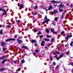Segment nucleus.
<instances>
[{
	"instance_id": "f257e3e1",
	"label": "nucleus",
	"mask_w": 73,
	"mask_h": 73,
	"mask_svg": "<svg viewBox=\"0 0 73 73\" xmlns=\"http://www.w3.org/2000/svg\"><path fill=\"white\" fill-rule=\"evenodd\" d=\"M64 54H62L59 56L58 58V57L56 58L55 59L56 60H57V61H58V60L60 59L61 58H62V57H63V56H64Z\"/></svg>"
},
{
	"instance_id": "f03ea898",
	"label": "nucleus",
	"mask_w": 73,
	"mask_h": 73,
	"mask_svg": "<svg viewBox=\"0 0 73 73\" xmlns=\"http://www.w3.org/2000/svg\"><path fill=\"white\" fill-rule=\"evenodd\" d=\"M50 2H51L52 3H56V4H58V3H61V1H59L58 2H57V1H56L54 0H52L50 1Z\"/></svg>"
},
{
	"instance_id": "7ed1b4c3",
	"label": "nucleus",
	"mask_w": 73,
	"mask_h": 73,
	"mask_svg": "<svg viewBox=\"0 0 73 73\" xmlns=\"http://www.w3.org/2000/svg\"><path fill=\"white\" fill-rule=\"evenodd\" d=\"M52 8V5H50L48 9H45V10L46 12H47V11H49H49H50Z\"/></svg>"
},
{
	"instance_id": "20e7f679",
	"label": "nucleus",
	"mask_w": 73,
	"mask_h": 73,
	"mask_svg": "<svg viewBox=\"0 0 73 73\" xmlns=\"http://www.w3.org/2000/svg\"><path fill=\"white\" fill-rule=\"evenodd\" d=\"M72 37V35H68L67 37L66 38V40H69V38H70V37Z\"/></svg>"
},
{
	"instance_id": "39448f33",
	"label": "nucleus",
	"mask_w": 73,
	"mask_h": 73,
	"mask_svg": "<svg viewBox=\"0 0 73 73\" xmlns=\"http://www.w3.org/2000/svg\"><path fill=\"white\" fill-rule=\"evenodd\" d=\"M31 42L32 43H36L37 42V41L36 40H31Z\"/></svg>"
},
{
	"instance_id": "423d86ee",
	"label": "nucleus",
	"mask_w": 73,
	"mask_h": 73,
	"mask_svg": "<svg viewBox=\"0 0 73 73\" xmlns=\"http://www.w3.org/2000/svg\"><path fill=\"white\" fill-rule=\"evenodd\" d=\"M18 5L19 6V7L20 6V7L22 8H24V6H23V5H22V4H21L20 5V4H18Z\"/></svg>"
},
{
	"instance_id": "0eeeda50",
	"label": "nucleus",
	"mask_w": 73,
	"mask_h": 73,
	"mask_svg": "<svg viewBox=\"0 0 73 73\" xmlns=\"http://www.w3.org/2000/svg\"><path fill=\"white\" fill-rule=\"evenodd\" d=\"M22 48H24L25 49H27V50H28V48H27V46H23L22 47Z\"/></svg>"
},
{
	"instance_id": "6e6552de",
	"label": "nucleus",
	"mask_w": 73,
	"mask_h": 73,
	"mask_svg": "<svg viewBox=\"0 0 73 73\" xmlns=\"http://www.w3.org/2000/svg\"><path fill=\"white\" fill-rule=\"evenodd\" d=\"M64 16H65V13H63L62 15L61 19H63V18H64Z\"/></svg>"
},
{
	"instance_id": "1a4fd4ad",
	"label": "nucleus",
	"mask_w": 73,
	"mask_h": 73,
	"mask_svg": "<svg viewBox=\"0 0 73 73\" xmlns=\"http://www.w3.org/2000/svg\"><path fill=\"white\" fill-rule=\"evenodd\" d=\"M59 8H62V7H64V5L62 4L61 5H60L59 6Z\"/></svg>"
},
{
	"instance_id": "9d476101",
	"label": "nucleus",
	"mask_w": 73,
	"mask_h": 73,
	"mask_svg": "<svg viewBox=\"0 0 73 73\" xmlns=\"http://www.w3.org/2000/svg\"><path fill=\"white\" fill-rule=\"evenodd\" d=\"M17 40L19 44H21V43L22 42V40H20L19 39H17Z\"/></svg>"
},
{
	"instance_id": "9b49d317",
	"label": "nucleus",
	"mask_w": 73,
	"mask_h": 73,
	"mask_svg": "<svg viewBox=\"0 0 73 73\" xmlns=\"http://www.w3.org/2000/svg\"><path fill=\"white\" fill-rule=\"evenodd\" d=\"M15 41V38H11L9 39V41Z\"/></svg>"
},
{
	"instance_id": "f8f14e48",
	"label": "nucleus",
	"mask_w": 73,
	"mask_h": 73,
	"mask_svg": "<svg viewBox=\"0 0 73 73\" xmlns=\"http://www.w3.org/2000/svg\"><path fill=\"white\" fill-rule=\"evenodd\" d=\"M46 37H47V38H51L52 37V36H51L47 35H46Z\"/></svg>"
},
{
	"instance_id": "ddd939ff",
	"label": "nucleus",
	"mask_w": 73,
	"mask_h": 73,
	"mask_svg": "<svg viewBox=\"0 0 73 73\" xmlns=\"http://www.w3.org/2000/svg\"><path fill=\"white\" fill-rule=\"evenodd\" d=\"M7 61V59H5L4 60H3L2 62V64H4V62H5V61Z\"/></svg>"
},
{
	"instance_id": "4468645a",
	"label": "nucleus",
	"mask_w": 73,
	"mask_h": 73,
	"mask_svg": "<svg viewBox=\"0 0 73 73\" xmlns=\"http://www.w3.org/2000/svg\"><path fill=\"white\" fill-rule=\"evenodd\" d=\"M7 61V59H5L4 60H3L2 62V64H4V62H5V61Z\"/></svg>"
},
{
	"instance_id": "2eb2a0df",
	"label": "nucleus",
	"mask_w": 73,
	"mask_h": 73,
	"mask_svg": "<svg viewBox=\"0 0 73 73\" xmlns=\"http://www.w3.org/2000/svg\"><path fill=\"white\" fill-rule=\"evenodd\" d=\"M5 56H3V57L0 58V60H3L4 58H5Z\"/></svg>"
},
{
	"instance_id": "dca6fc26",
	"label": "nucleus",
	"mask_w": 73,
	"mask_h": 73,
	"mask_svg": "<svg viewBox=\"0 0 73 73\" xmlns=\"http://www.w3.org/2000/svg\"><path fill=\"white\" fill-rule=\"evenodd\" d=\"M16 21L17 23H21V22L20 20H19L17 21V20H16Z\"/></svg>"
},
{
	"instance_id": "f3484780",
	"label": "nucleus",
	"mask_w": 73,
	"mask_h": 73,
	"mask_svg": "<svg viewBox=\"0 0 73 73\" xmlns=\"http://www.w3.org/2000/svg\"><path fill=\"white\" fill-rule=\"evenodd\" d=\"M44 40L45 41H50V40L48 39H47L46 38H45L44 39Z\"/></svg>"
},
{
	"instance_id": "a211bd4d",
	"label": "nucleus",
	"mask_w": 73,
	"mask_h": 73,
	"mask_svg": "<svg viewBox=\"0 0 73 73\" xmlns=\"http://www.w3.org/2000/svg\"><path fill=\"white\" fill-rule=\"evenodd\" d=\"M5 10L4 9H2L1 8H0V11H2L3 12H4Z\"/></svg>"
},
{
	"instance_id": "6ab92c4d",
	"label": "nucleus",
	"mask_w": 73,
	"mask_h": 73,
	"mask_svg": "<svg viewBox=\"0 0 73 73\" xmlns=\"http://www.w3.org/2000/svg\"><path fill=\"white\" fill-rule=\"evenodd\" d=\"M57 20H58V18H57V17H55L54 19V21H57Z\"/></svg>"
},
{
	"instance_id": "aec40b11",
	"label": "nucleus",
	"mask_w": 73,
	"mask_h": 73,
	"mask_svg": "<svg viewBox=\"0 0 73 73\" xmlns=\"http://www.w3.org/2000/svg\"><path fill=\"white\" fill-rule=\"evenodd\" d=\"M44 37V35H40L39 36V37L40 38H42V37Z\"/></svg>"
},
{
	"instance_id": "412c9836",
	"label": "nucleus",
	"mask_w": 73,
	"mask_h": 73,
	"mask_svg": "<svg viewBox=\"0 0 73 73\" xmlns=\"http://www.w3.org/2000/svg\"><path fill=\"white\" fill-rule=\"evenodd\" d=\"M6 69L5 68H2L0 70L1 71H3V70H6Z\"/></svg>"
},
{
	"instance_id": "4be33fe9",
	"label": "nucleus",
	"mask_w": 73,
	"mask_h": 73,
	"mask_svg": "<svg viewBox=\"0 0 73 73\" xmlns=\"http://www.w3.org/2000/svg\"><path fill=\"white\" fill-rule=\"evenodd\" d=\"M37 6H36L34 7V9H36L37 8Z\"/></svg>"
},
{
	"instance_id": "5701e85b",
	"label": "nucleus",
	"mask_w": 73,
	"mask_h": 73,
	"mask_svg": "<svg viewBox=\"0 0 73 73\" xmlns=\"http://www.w3.org/2000/svg\"><path fill=\"white\" fill-rule=\"evenodd\" d=\"M46 31L47 33H49V31L48 30V29H46Z\"/></svg>"
},
{
	"instance_id": "b1692460",
	"label": "nucleus",
	"mask_w": 73,
	"mask_h": 73,
	"mask_svg": "<svg viewBox=\"0 0 73 73\" xmlns=\"http://www.w3.org/2000/svg\"><path fill=\"white\" fill-rule=\"evenodd\" d=\"M21 61L22 64H23V63H24L25 62V60H21Z\"/></svg>"
},
{
	"instance_id": "393cba45",
	"label": "nucleus",
	"mask_w": 73,
	"mask_h": 73,
	"mask_svg": "<svg viewBox=\"0 0 73 73\" xmlns=\"http://www.w3.org/2000/svg\"><path fill=\"white\" fill-rule=\"evenodd\" d=\"M5 44V43H2L1 44V46H4Z\"/></svg>"
},
{
	"instance_id": "a878e982",
	"label": "nucleus",
	"mask_w": 73,
	"mask_h": 73,
	"mask_svg": "<svg viewBox=\"0 0 73 73\" xmlns=\"http://www.w3.org/2000/svg\"><path fill=\"white\" fill-rule=\"evenodd\" d=\"M54 41V38H52V40H51L50 41L51 42H53Z\"/></svg>"
},
{
	"instance_id": "bb28decb",
	"label": "nucleus",
	"mask_w": 73,
	"mask_h": 73,
	"mask_svg": "<svg viewBox=\"0 0 73 73\" xmlns=\"http://www.w3.org/2000/svg\"><path fill=\"white\" fill-rule=\"evenodd\" d=\"M47 16L46 15L44 18L45 20H47Z\"/></svg>"
},
{
	"instance_id": "cd10ccee",
	"label": "nucleus",
	"mask_w": 73,
	"mask_h": 73,
	"mask_svg": "<svg viewBox=\"0 0 73 73\" xmlns=\"http://www.w3.org/2000/svg\"><path fill=\"white\" fill-rule=\"evenodd\" d=\"M73 42H72L70 44V45L71 46H73Z\"/></svg>"
},
{
	"instance_id": "c85d7f7f",
	"label": "nucleus",
	"mask_w": 73,
	"mask_h": 73,
	"mask_svg": "<svg viewBox=\"0 0 73 73\" xmlns=\"http://www.w3.org/2000/svg\"><path fill=\"white\" fill-rule=\"evenodd\" d=\"M20 70H21V68H18L17 70V71H18V72H19V71H20Z\"/></svg>"
},
{
	"instance_id": "c756f323",
	"label": "nucleus",
	"mask_w": 73,
	"mask_h": 73,
	"mask_svg": "<svg viewBox=\"0 0 73 73\" xmlns=\"http://www.w3.org/2000/svg\"><path fill=\"white\" fill-rule=\"evenodd\" d=\"M37 12H35L34 13V15H37Z\"/></svg>"
},
{
	"instance_id": "7c9ffc66",
	"label": "nucleus",
	"mask_w": 73,
	"mask_h": 73,
	"mask_svg": "<svg viewBox=\"0 0 73 73\" xmlns=\"http://www.w3.org/2000/svg\"><path fill=\"white\" fill-rule=\"evenodd\" d=\"M54 13H57L58 12L57 11H56L55 10H54Z\"/></svg>"
},
{
	"instance_id": "2f4dec72",
	"label": "nucleus",
	"mask_w": 73,
	"mask_h": 73,
	"mask_svg": "<svg viewBox=\"0 0 73 73\" xmlns=\"http://www.w3.org/2000/svg\"><path fill=\"white\" fill-rule=\"evenodd\" d=\"M6 49H7V48H2V50L3 51H5V50H6Z\"/></svg>"
},
{
	"instance_id": "473e14b6",
	"label": "nucleus",
	"mask_w": 73,
	"mask_h": 73,
	"mask_svg": "<svg viewBox=\"0 0 73 73\" xmlns=\"http://www.w3.org/2000/svg\"><path fill=\"white\" fill-rule=\"evenodd\" d=\"M9 41V39H6L5 40V41L6 42H8V41Z\"/></svg>"
},
{
	"instance_id": "72a5a7b5",
	"label": "nucleus",
	"mask_w": 73,
	"mask_h": 73,
	"mask_svg": "<svg viewBox=\"0 0 73 73\" xmlns=\"http://www.w3.org/2000/svg\"><path fill=\"white\" fill-rule=\"evenodd\" d=\"M41 45H42V46H44L45 45V44L42 43L41 44Z\"/></svg>"
},
{
	"instance_id": "f704fd0d",
	"label": "nucleus",
	"mask_w": 73,
	"mask_h": 73,
	"mask_svg": "<svg viewBox=\"0 0 73 73\" xmlns=\"http://www.w3.org/2000/svg\"><path fill=\"white\" fill-rule=\"evenodd\" d=\"M46 22V21H43L42 23V24L43 25V24H45V22Z\"/></svg>"
},
{
	"instance_id": "c9c22d12",
	"label": "nucleus",
	"mask_w": 73,
	"mask_h": 73,
	"mask_svg": "<svg viewBox=\"0 0 73 73\" xmlns=\"http://www.w3.org/2000/svg\"><path fill=\"white\" fill-rule=\"evenodd\" d=\"M53 34H57V32H54L53 33Z\"/></svg>"
},
{
	"instance_id": "e433bc0d",
	"label": "nucleus",
	"mask_w": 73,
	"mask_h": 73,
	"mask_svg": "<svg viewBox=\"0 0 73 73\" xmlns=\"http://www.w3.org/2000/svg\"><path fill=\"white\" fill-rule=\"evenodd\" d=\"M59 11L60 12H62V11H63L62 9H60L59 10Z\"/></svg>"
},
{
	"instance_id": "4c0bfd02",
	"label": "nucleus",
	"mask_w": 73,
	"mask_h": 73,
	"mask_svg": "<svg viewBox=\"0 0 73 73\" xmlns=\"http://www.w3.org/2000/svg\"><path fill=\"white\" fill-rule=\"evenodd\" d=\"M35 51L37 53V52H40V50H35Z\"/></svg>"
},
{
	"instance_id": "58836bf2",
	"label": "nucleus",
	"mask_w": 73,
	"mask_h": 73,
	"mask_svg": "<svg viewBox=\"0 0 73 73\" xmlns=\"http://www.w3.org/2000/svg\"><path fill=\"white\" fill-rule=\"evenodd\" d=\"M7 12V11H5V13H3V14H2V15H5V13H6Z\"/></svg>"
},
{
	"instance_id": "ea45409f",
	"label": "nucleus",
	"mask_w": 73,
	"mask_h": 73,
	"mask_svg": "<svg viewBox=\"0 0 73 73\" xmlns=\"http://www.w3.org/2000/svg\"><path fill=\"white\" fill-rule=\"evenodd\" d=\"M55 53L56 54H60V52H55Z\"/></svg>"
},
{
	"instance_id": "a19ab883",
	"label": "nucleus",
	"mask_w": 73,
	"mask_h": 73,
	"mask_svg": "<svg viewBox=\"0 0 73 73\" xmlns=\"http://www.w3.org/2000/svg\"><path fill=\"white\" fill-rule=\"evenodd\" d=\"M59 67V66H56V68L55 69H58V67Z\"/></svg>"
},
{
	"instance_id": "79ce46f5",
	"label": "nucleus",
	"mask_w": 73,
	"mask_h": 73,
	"mask_svg": "<svg viewBox=\"0 0 73 73\" xmlns=\"http://www.w3.org/2000/svg\"><path fill=\"white\" fill-rule=\"evenodd\" d=\"M60 44H59L57 45V48H60Z\"/></svg>"
},
{
	"instance_id": "37998d69",
	"label": "nucleus",
	"mask_w": 73,
	"mask_h": 73,
	"mask_svg": "<svg viewBox=\"0 0 73 73\" xmlns=\"http://www.w3.org/2000/svg\"><path fill=\"white\" fill-rule=\"evenodd\" d=\"M2 30H1V32H0V34H1V35H2V34H3V33H2Z\"/></svg>"
},
{
	"instance_id": "c03bdc74",
	"label": "nucleus",
	"mask_w": 73,
	"mask_h": 73,
	"mask_svg": "<svg viewBox=\"0 0 73 73\" xmlns=\"http://www.w3.org/2000/svg\"><path fill=\"white\" fill-rule=\"evenodd\" d=\"M40 34H41V35H42V33H41V32H39L38 34L39 35H40Z\"/></svg>"
},
{
	"instance_id": "a18cd8bd",
	"label": "nucleus",
	"mask_w": 73,
	"mask_h": 73,
	"mask_svg": "<svg viewBox=\"0 0 73 73\" xmlns=\"http://www.w3.org/2000/svg\"><path fill=\"white\" fill-rule=\"evenodd\" d=\"M51 31L52 32H54V29H51Z\"/></svg>"
},
{
	"instance_id": "49530a36",
	"label": "nucleus",
	"mask_w": 73,
	"mask_h": 73,
	"mask_svg": "<svg viewBox=\"0 0 73 73\" xmlns=\"http://www.w3.org/2000/svg\"><path fill=\"white\" fill-rule=\"evenodd\" d=\"M69 53V52H66V55H67V54H68Z\"/></svg>"
},
{
	"instance_id": "de8ad7c7",
	"label": "nucleus",
	"mask_w": 73,
	"mask_h": 73,
	"mask_svg": "<svg viewBox=\"0 0 73 73\" xmlns=\"http://www.w3.org/2000/svg\"><path fill=\"white\" fill-rule=\"evenodd\" d=\"M71 8H72L73 7V5L71 4L70 5Z\"/></svg>"
},
{
	"instance_id": "09e8293b",
	"label": "nucleus",
	"mask_w": 73,
	"mask_h": 73,
	"mask_svg": "<svg viewBox=\"0 0 73 73\" xmlns=\"http://www.w3.org/2000/svg\"><path fill=\"white\" fill-rule=\"evenodd\" d=\"M36 32H37V29H35L34 31L35 33H36Z\"/></svg>"
},
{
	"instance_id": "8fccbe9b",
	"label": "nucleus",
	"mask_w": 73,
	"mask_h": 73,
	"mask_svg": "<svg viewBox=\"0 0 73 73\" xmlns=\"http://www.w3.org/2000/svg\"><path fill=\"white\" fill-rule=\"evenodd\" d=\"M49 21V19H47L46 21V22H47V21Z\"/></svg>"
},
{
	"instance_id": "3c124183",
	"label": "nucleus",
	"mask_w": 73,
	"mask_h": 73,
	"mask_svg": "<svg viewBox=\"0 0 73 73\" xmlns=\"http://www.w3.org/2000/svg\"><path fill=\"white\" fill-rule=\"evenodd\" d=\"M57 49H58L59 51H60V49L59 47H57Z\"/></svg>"
},
{
	"instance_id": "603ef678",
	"label": "nucleus",
	"mask_w": 73,
	"mask_h": 73,
	"mask_svg": "<svg viewBox=\"0 0 73 73\" xmlns=\"http://www.w3.org/2000/svg\"><path fill=\"white\" fill-rule=\"evenodd\" d=\"M14 63H15V64H17V61H14Z\"/></svg>"
},
{
	"instance_id": "864d4df0",
	"label": "nucleus",
	"mask_w": 73,
	"mask_h": 73,
	"mask_svg": "<svg viewBox=\"0 0 73 73\" xmlns=\"http://www.w3.org/2000/svg\"><path fill=\"white\" fill-rule=\"evenodd\" d=\"M71 64L72 66H73V62H71Z\"/></svg>"
},
{
	"instance_id": "5fc2aeb1",
	"label": "nucleus",
	"mask_w": 73,
	"mask_h": 73,
	"mask_svg": "<svg viewBox=\"0 0 73 73\" xmlns=\"http://www.w3.org/2000/svg\"><path fill=\"white\" fill-rule=\"evenodd\" d=\"M53 64L54 65H55L56 64V63H55V62H53Z\"/></svg>"
},
{
	"instance_id": "6e6d98bb",
	"label": "nucleus",
	"mask_w": 73,
	"mask_h": 73,
	"mask_svg": "<svg viewBox=\"0 0 73 73\" xmlns=\"http://www.w3.org/2000/svg\"><path fill=\"white\" fill-rule=\"evenodd\" d=\"M64 33H65V32H64V31H62L61 32V33H62V34H63Z\"/></svg>"
},
{
	"instance_id": "4d7b16f0",
	"label": "nucleus",
	"mask_w": 73,
	"mask_h": 73,
	"mask_svg": "<svg viewBox=\"0 0 73 73\" xmlns=\"http://www.w3.org/2000/svg\"><path fill=\"white\" fill-rule=\"evenodd\" d=\"M33 54L34 56H35L36 55V53L35 52H33Z\"/></svg>"
},
{
	"instance_id": "13d9d810",
	"label": "nucleus",
	"mask_w": 73,
	"mask_h": 73,
	"mask_svg": "<svg viewBox=\"0 0 73 73\" xmlns=\"http://www.w3.org/2000/svg\"><path fill=\"white\" fill-rule=\"evenodd\" d=\"M50 60H53V59H52V57H50Z\"/></svg>"
},
{
	"instance_id": "bf43d9fd",
	"label": "nucleus",
	"mask_w": 73,
	"mask_h": 73,
	"mask_svg": "<svg viewBox=\"0 0 73 73\" xmlns=\"http://www.w3.org/2000/svg\"><path fill=\"white\" fill-rule=\"evenodd\" d=\"M45 42L44 41V40H43L42 41V43H44V42Z\"/></svg>"
},
{
	"instance_id": "052dcab7",
	"label": "nucleus",
	"mask_w": 73,
	"mask_h": 73,
	"mask_svg": "<svg viewBox=\"0 0 73 73\" xmlns=\"http://www.w3.org/2000/svg\"><path fill=\"white\" fill-rule=\"evenodd\" d=\"M17 35H15V38H16V37H17Z\"/></svg>"
},
{
	"instance_id": "680f3d73",
	"label": "nucleus",
	"mask_w": 73,
	"mask_h": 73,
	"mask_svg": "<svg viewBox=\"0 0 73 73\" xmlns=\"http://www.w3.org/2000/svg\"><path fill=\"white\" fill-rule=\"evenodd\" d=\"M48 46H50L51 45V44H48Z\"/></svg>"
},
{
	"instance_id": "e2e57ef3",
	"label": "nucleus",
	"mask_w": 73,
	"mask_h": 73,
	"mask_svg": "<svg viewBox=\"0 0 73 73\" xmlns=\"http://www.w3.org/2000/svg\"><path fill=\"white\" fill-rule=\"evenodd\" d=\"M53 25H54V26H56V24H55V23H53Z\"/></svg>"
},
{
	"instance_id": "0e129e2a",
	"label": "nucleus",
	"mask_w": 73,
	"mask_h": 73,
	"mask_svg": "<svg viewBox=\"0 0 73 73\" xmlns=\"http://www.w3.org/2000/svg\"><path fill=\"white\" fill-rule=\"evenodd\" d=\"M35 46H37V44H35Z\"/></svg>"
},
{
	"instance_id": "69168bd1",
	"label": "nucleus",
	"mask_w": 73,
	"mask_h": 73,
	"mask_svg": "<svg viewBox=\"0 0 73 73\" xmlns=\"http://www.w3.org/2000/svg\"><path fill=\"white\" fill-rule=\"evenodd\" d=\"M19 38H22V36H21L20 37H19Z\"/></svg>"
},
{
	"instance_id": "338daca9",
	"label": "nucleus",
	"mask_w": 73,
	"mask_h": 73,
	"mask_svg": "<svg viewBox=\"0 0 73 73\" xmlns=\"http://www.w3.org/2000/svg\"><path fill=\"white\" fill-rule=\"evenodd\" d=\"M45 49H48V47H45Z\"/></svg>"
},
{
	"instance_id": "774afa93",
	"label": "nucleus",
	"mask_w": 73,
	"mask_h": 73,
	"mask_svg": "<svg viewBox=\"0 0 73 73\" xmlns=\"http://www.w3.org/2000/svg\"><path fill=\"white\" fill-rule=\"evenodd\" d=\"M2 27V25H0V27Z\"/></svg>"
}]
</instances>
